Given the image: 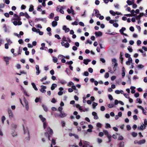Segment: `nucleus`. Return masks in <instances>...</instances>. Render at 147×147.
<instances>
[{
  "instance_id": "nucleus-1",
  "label": "nucleus",
  "mask_w": 147,
  "mask_h": 147,
  "mask_svg": "<svg viewBox=\"0 0 147 147\" xmlns=\"http://www.w3.org/2000/svg\"><path fill=\"white\" fill-rule=\"evenodd\" d=\"M23 129L24 130V134L26 137L25 138V140L26 141H29L30 139V134L28 129L27 127L25 128L23 126Z\"/></svg>"
},
{
  "instance_id": "nucleus-2",
  "label": "nucleus",
  "mask_w": 147,
  "mask_h": 147,
  "mask_svg": "<svg viewBox=\"0 0 147 147\" xmlns=\"http://www.w3.org/2000/svg\"><path fill=\"white\" fill-rule=\"evenodd\" d=\"M117 63H116L114 64V67H113V69H112L111 67H109L108 68L109 70V72L111 74H113L114 73V71H115L117 70Z\"/></svg>"
},
{
  "instance_id": "nucleus-3",
  "label": "nucleus",
  "mask_w": 147,
  "mask_h": 147,
  "mask_svg": "<svg viewBox=\"0 0 147 147\" xmlns=\"http://www.w3.org/2000/svg\"><path fill=\"white\" fill-rule=\"evenodd\" d=\"M65 7H62L60 6H58L57 7L56 11L57 12H59L63 14L64 13V11L63 9Z\"/></svg>"
},
{
  "instance_id": "nucleus-4",
  "label": "nucleus",
  "mask_w": 147,
  "mask_h": 147,
  "mask_svg": "<svg viewBox=\"0 0 147 147\" xmlns=\"http://www.w3.org/2000/svg\"><path fill=\"white\" fill-rule=\"evenodd\" d=\"M11 21L13 23V24L16 26L17 25H20L22 24V22L19 21H17L11 19Z\"/></svg>"
},
{
  "instance_id": "nucleus-5",
  "label": "nucleus",
  "mask_w": 147,
  "mask_h": 147,
  "mask_svg": "<svg viewBox=\"0 0 147 147\" xmlns=\"http://www.w3.org/2000/svg\"><path fill=\"white\" fill-rule=\"evenodd\" d=\"M67 115V113L62 111L60 112V114H59L57 115H55V117H56L57 116L61 118H64L66 117Z\"/></svg>"
},
{
  "instance_id": "nucleus-6",
  "label": "nucleus",
  "mask_w": 147,
  "mask_h": 147,
  "mask_svg": "<svg viewBox=\"0 0 147 147\" xmlns=\"http://www.w3.org/2000/svg\"><path fill=\"white\" fill-rule=\"evenodd\" d=\"M7 111L9 118L11 119L13 118V117L14 115L13 114L12 110L10 108H8Z\"/></svg>"
},
{
  "instance_id": "nucleus-7",
  "label": "nucleus",
  "mask_w": 147,
  "mask_h": 147,
  "mask_svg": "<svg viewBox=\"0 0 147 147\" xmlns=\"http://www.w3.org/2000/svg\"><path fill=\"white\" fill-rule=\"evenodd\" d=\"M47 87L46 86L42 85L40 86V91L42 93H44L46 92L45 89H46Z\"/></svg>"
},
{
  "instance_id": "nucleus-8",
  "label": "nucleus",
  "mask_w": 147,
  "mask_h": 147,
  "mask_svg": "<svg viewBox=\"0 0 147 147\" xmlns=\"http://www.w3.org/2000/svg\"><path fill=\"white\" fill-rule=\"evenodd\" d=\"M12 20L20 21L21 20V18L20 16H18L16 14H14L13 15V18Z\"/></svg>"
},
{
  "instance_id": "nucleus-9",
  "label": "nucleus",
  "mask_w": 147,
  "mask_h": 147,
  "mask_svg": "<svg viewBox=\"0 0 147 147\" xmlns=\"http://www.w3.org/2000/svg\"><path fill=\"white\" fill-rule=\"evenodd\" d=\"M61 44L63 46H64L66 48H68L69 46V44L67 42L65 43L64 42H62Z\"/></svg>"
},
{
  "instance_id": "nucleus-10",
  "label": "nucleus",
  "mask_w": 147,
  "mask_h": 147,
  "mask_svg": "<svg viewBox=\"0 0 147 147\" xmlns=\"http://www.w3.org/2000/svg\"><path fill=\"white\" fill-rule=\"evenodd\" d=\"M67 11L69 14L72 13L73 15L74 14V11L73 9L72 6L70 7V9L68 8L67 9Z\"/></svg>"
},
{
  "instance_id": "nucleus-11",
  "label": "nucleus",
  "mask_w": 147,
  "mask_h": 147,
  "mask_svg": "<svg viewBox=\"0 0 147 147\" xmlns=\"http://www.w3.org/2000/svg\"><path fill=\"white\" fill-rule=\"evenodd\" d=\"M83 143L86 147H93L90 144V143L88 142L84 141Z\"/></svg>"
},
{
  "instance_id": "nucleus-12",
  "label": "nucleus",
  "mask_w": 147,
  "mask_h": 147,
  "mask_svg": "<svg viewBox=\"0 0 147 147\" xmlns=\"http://www.w3.org/2000/svg\"><path fill=\"white\" fill-rule=\"evenodd\" d=\"M4 60L5 61L7 64H9V61L11 59V58L8 57H3Z\"/></svg>"
},
{
  "instance_id": "nucleus-13",
  "label": "nucleus",
  "mask_w": 147,
  "mask_h": 147,
  "mask_svg": "<svg viewBox=\"0 0 147 147\" xmlns=\"http://www.w3.org/2000/svg\"><path fill=\"white\" fill-rule=\"evenodd\" d=\"M92 114L94 116V119H98V117L96 112H93L92 113Z\"/></svg>"
},
{
  "instance_id": "nucleus-14",
  "label": "nucleus",
  "mask_w": 147,
  "mask_h": 147,
  "mask_svg": "<svg viewBox=\"0 0 147 147\" xmlns=\"http://www.w3.org/2000/svg\"><path fill=\"white\" fill-rule=\"evenodd\" d=\"M63 30H64L66 33L67 32L69 31L70 29L68 28H67L66 26H63Z\"/></svg>"
},
{
  "instance_id": "nucleus-15",
  "label": "nucleus",
  "mask_w": 147,
  "mask_h": 147,
  "mask_svg": "<svg viewBox=\"0 0 147 147\" xmlns=\"http://www.w3.org/2000/svg\"><path fill=\"white\" fill-rule=\"evenodd\" d=\"M94 11L95 12L94 15L96 16L98 18L99 16L100 15L98 11L97 10H94Z\"/></svg>"
},
{
  "instance_id": "nucleus-16",
  "label": "nucleus",
  "mask_w": 147,
  "mask_h": 147,
  "mask_svg": "<svg viewBox=\"0 0 147 147\" xmlns=\"http://www.w3.org/2000/svg\"><path fill=\"white\" fill-rule=\"evenodd\" d=\"M96 36V37H98L99 36H101L102 35V33L100 31H99L98 32H95V33Z\"/></svg>"
},
{
  "instance_id": "nucleus-17",
  "label": "nucleus",
  "mask_w": 147,
  "mask_h": 147,
  "mask_svg": "<svg viewBox=\"0 0 147 147\" xmlns=\"http://www.w3.org/2000/svg\"><path fill=\"white\" fill-rule=\"evenodd\" d=\"M146 126L144 124H142L140 127H138V129L139 130H143L145 129Z\"/></svg>"
},
{
  "instance_id": "nucleus-18",
  "label": "nucleus",
  "mask_w": 147,
  "mask_h": 147,
  "mask_svg": "<svg viewBox=\"0 0 147 147\" xmlns=\"http://www.w3.org/2000/svg\"><path fill=\"white\" fill-rule=\"evenodd\" d=\"M132 60L131 58H129L128 59V60L126 62V64L127 65H129L130 63H132Z\"/></svg>"
},
{
  "instance_id": "nucleus-19",
  "label": "nucleus",
  "mask_w": 147,
  "mask_h": 147,
  "mask_svg": "<svg viewBox=\"0 0 147 147\" xmlns=\"http://www.w3.org/2000/svg\"><path fill=\"white\" fill-rule=\"evenodd\" d=\"M3 28L5 32H9V29L8 28L7 26H6V25L5 24H4L3 25Z\"/></svg>"
},
{
  "instance_id": "nucleus-20",
  "label": "nucleus",
  "mask_w": 147,
  "mask_h": 147,
  "mask_svg": "<svg viewBox=\"0 0 147 147\" xmlns=\"http://www.w3.org/2000/svg\"><path fill=\"white\" fill-rule=\"evenodd\" d=\"M119 147H124V143L123 141H121L118 144Z\"/></svg>"
},
{
  "instance_id": "nucleus-21",
  "label": "nucleus",
  "mask_w": 147,
  "mask_h": 147,
  "mask_svg": "<svg viewBox=\"0 0 147 147\" xmlns=\"http://www.w3.org/2000/svg\"><path fill=\"white\" fill-rule=\"evenodd\" d=\"M47 130L50 134H53V131L50 127H48L47 128Z\"/></svg>"
},
{
  "instance_id": "nucleus-22",
  "label": "nucleus",
  "mask_w": 147,
  "mask_h": 147,
  "mask_svg": "<svg viewBox=\"0 0 147 147\" xmlns=\"http://www.w3.org/2000/svg\"><path fill=\"white\" fill-rule=\"evenodd\" d=\"M91 61V60L89 59H84V63L86 65L88 64V63Z\"/></svg>"
},
{
  "instance_id": "nucleus-23",
  "label": "nucleus",
  "mask_w": 147,
  "mask_h": 147,
  "mask_svg": "<svg viewBox=\"0 0 147 147\" xmlns=\"http://www.w3.org/2000/svg\"><path fill=\"white\" fill-rule=\"evenodd\" d=\"M31 85L32 86L33 88L35 90L37 91L38 90V89L36 87V85L34 83H32Z\"/></svg>"
},
{
  "instance_id": "nucleus-24",
  "label": "nucleus",
  "mask_w": 147,
  "mask_h": 147,
  "mask_svg": "<svg viewBox=\"0 0 147 147\" xmlns=\"http://www.w3.org/2000/svg\"><path fill=\"white\" fill-rule=\"evenodd\" d=\"M145 142L146 140H145L143 139L138 141L137 143L138 144H141L145 143Z\"/></svg>"
},
{
  "instance_id": "nucleus-25",
  "label": "nucleus",
  "mask_w": 147,
  "mask_h": 147,
  "mask_svg": "<svg viewBox=\"0 0 147 147\" xmlns=\"http://www.w3.org/2000/svg\"><path fill=\"white\" fill-rule=\"evenodd\" d=\"M57 86V85L55 84H52L51 87V89L52 90H53L55 88H56Z\"/></svg>"
},
{
  "instance_id": "nucleus-26",
  "label": "nucleus",
  "mask_w": 147,
  "mask_h": 147,
  "mask_svg": "<svg viewBox=\"0 0 147 147\" xmlns=\"http://www.w3.org/2000/svg\"><path fill=\"white\" fill-rule=\"evenodd\" d=\"M57 22L56 21H53L52 23V25L53 27H55L57 26Z\"/></svg>"
},
{
  "instance_id": "nucleus-27",
  "label": "nucleus",
  "mask_w": 147,
  "mask_h": 147,
  "mask_svg": "<svg viewBox=\"0 0 147 147\" xmlns=\"http://www.w3.org/2000/svg\"><path fill=\"white\" fill-rule=\"evenodd\" d=\"M36 74H39L40 73V71L39 70V67L38 65H36Z\"/></svg>"
},
{
  "instance_id": "nucleus-28",
  "label": "nucleus",
  "mask_w": 147,
  "mask_h": 147,
  "mask_svg": "<svg viewBox=\"0 0 147 147\" xmlns=\"http://www.w3.org/2000/svg\"><path fill=\"white\" fill-rule=\"evenodd\" d=\"M136 88L134 86H131V93L132 94H134L135 93V90H134V89Z\"/></svg>"
},
{
  "instance_id": "nucleus-29",
  "label": "nucleus",
  "mask_w": 147,
  "mask_h": 147,
  "mask_svg": "<svg viewBox=\"0 0 147 147\" xmlns=\"http://www.w3.org/2000/svg\"><path fill=\"white\" fill-rule=\"evenodd\" d=\"M127 77V82L130 84L131 83V76L129 75H128Z\"/></svg>"
},
{
  "instance_id": "nucleus-30",
  "label": "nucleus",
  "mask_w": 147,
  "mask_h": 147,
  "mask_svg": "<svg viewBox=\"0 0 147 147\" xmlns=\"http://www.w3.org/2000/svg\"><path fill=\"white\" fill-rule=\"evenodd\" d=\"M125 30V28L122 27L121 29L119 30V32L121 34H122L123 33V31Z\"/></svg>"
},
{
  "instance_id": "nucleus-31",
  "label": "nucleus",
  "mask_w": 147,
  "mask_h": 147,
  "mask_svg": "<svg viewBox=\"0 0 147 147\" xmlns=\"http://www.w3.org/2000/svg\"><path fill=\"white\" fill-rule=\"evenodd\" d=\"M34 10V7L32 5H30V8L29 9V11L31 12L32 11Z\"/></svg>"
},
{
  "instance_id": "nucleus-32",
  "label": "nucleus",
  "mask_w": 147,
  "mask_h": 147,
  "mask_svg": "<svg viewBox=\"0 0 147 147\" xmlns=\"http://www.w3.org/2000/svg\"><path fill=\"white\" fill-rule=\"evenodd\" d=\"M103 131L104 134L106 135L107 137L108 136H109L110 135L109 134V132L107 131L106 130H104Z\"/></svg>"
},
{
  "instance_id": "nucleus-33",
  "label": "nucleus",
  "mask_w": 147,
  "mask_h": 147,
  "mask_svg": "<svg viewBox=\"0 0 147 147\" xmlns=\"http://www.w3.org/2000/svg\"><path fill=\"white\" fill-rule=\"evenodd\" d=\"M76 21H75L74 22H73L72 23V24L73 25H77L78 24V22L79 21V20H78V19H77L76 20Z\"/></svg>"
},
{
  "instance_id": "nucleus-34",
  "label": "nucleus",
  "mask_w": 147,
  "mask_h": 147,
  "mask_svg": "<svg viewBox=\"0 0 147 147\" xmlns=\"http://www.w3.org/2000/svg\"><path fill=\"white\" fill-rule=\"evenodd\" d=\"M139 51L142 53L144 57H146V53L145 52H143L142 49H140L139 50Z\"/></svg>"
},
{
  "instance_id": "nucleus-35",
  "label": "nucleus",
  "mask_w": 147,
  "mask_h": 147,
  "mask_svg": "<svg viewBox=\"0 0 147 147\" xmlns=\"http://www.w3.org/2000/svg\"><path fill=\"white\" fill-rule=\"evenodd\" d=\"M42 107H43V108L45 111L46 112H47L48 111V108L45 105H42Z\"/></svg>"
},
{
  "instance_id": "nucleus-36",
  "label": "nucleus",
  "mask_w": 147,
  "mask_h": 147,
  "mask_svg": "<svg viewBox=\"0 0 147 147\" xmlns=\"http://www.w3.org/2000/svg\"><path fill=\"white\" fill-rule=\"evenodd\" d=\"M5 117L4 116H3L1 117V121L3 124L4 123V121L5 120Z\"/></svg>"
},
{
  "instance_id": "nucleus-37",
  "label": "nucleus",
  "mask_w": 147,
  "mask_h": 147,
  "mask_svg": "<svg viewBox=\"0 0 147 147\" xmlns=\"http://www.w3.org/2000/svg\"><path fill=\"white\" fill-rule=\"evenodd\" d=\"M131 135L133 137H135L137 136L138 135V134L137 133L135 132H132L131 133Z\"/></svg>"
},
{
  "instance_id": "nucleus-38",
  "label": "nucleus",
  "mask_w": 147,
  "mask_h": 147,
  "mask_svg": "<svg viewBox=\"0 0 147 147\" xmlns=\"http://www.w3.org/2000/svg\"><path fill=\"white\" fill-rule=\"evenodd\" d=\"M109 12L113 16H115L116 15V12H115L113 10H110Z\"/></svg>"
},
{
  "instance_id": "nucleus-39",
  "label": "nucleus",
  "mask_w": 147,
  "mask_h": 147,
  "mask_svg": "<svg viewBox=\"0 0 147 147\" xmlns=\"http://www.w3.org/2000/svg\"><path fill=\"white\" fill-rule=\"evenodd\" d=\"M108 107L110 108H111L114 107V104H109L108 105Z\"/></svg>"
},
{
  "instance_id": "nucleus-40",
  "label": "nucleus",
  "mask_w": 147,
  "mask_h": 147,
  "mask_svg": "<svg viewBox=\"0 0 147 147\" xmlns=\"http://www.w3.org/2000/svg\"><path fill=\"white\" fill-rule=\"evenodd\" d=\"M53 61L55 63H56L57 61V57H53Z\"/></svg>"
},
{
  "instance_id": "nucleus-41",
  "label": "nucleus",
  "mask_w": 147,
  "mask_h": 147,
  "mask_svg": "<svg viewBox=\"0 0 147 147\" xmlns=\"http://www.w3.org/2000/svg\"><path fill=\"white\" fill-rule=\"evenodd\" d=\"M97 105L98 104L97 103L93 102L92 103L93 108V109H95L96 107L97 106Z\"/></svg>"
},
{
  "instance_id": "nucleus-42",
  "label": "nucleus",
  "mask_w": 147,
  "mask_h": 147,
  "mask_svg": "<svg viewBox=\"0 0 147 147\" xmlns=\"http://www.w3.org/2000/svg\"><path fill=\"white\" fill-rule=\"evenodd\" d=\"M124 16L127 17H132L135 16V14L131 15V14H125Z\"/></svg>"
},
{
  "instance_id": "nucleus-43",
  "label": "nucleus",
  "mask_w": 147,
  "mask_h": 147,
  "mask_svg": "<svg viewBox=\"0 0 147 147\" xmlns=\"http://www.w3.org/2000/svg\"><path fill=\"white\" fill-rule=\"evenodd\" d=\"M127 49L130 52H131L133 51V50L131 46H129L128 47Z\"/></svg>"
},
{
  "instance_id": "nucleus-44",
  "label": "nucleus",
  "mask_w": 147,
  "mask_h": 147,
  "mask_svg": "<svg viewBox=\"0 0 147 147\" xmlns=\"http://www.w3.org/2000/svg\"><path fill=\"white\" fill-rule=\"evenodd\" d=\"M6 40L7 41V42L9 44H11L12 43V42L11 40L10 39L7 38Z\"/></svg>"
},
{
  "instance_id": "nucleus-45",
  "label": "nucleus",
  "mask_w": 147,
  "mask_h": 147,
  "mask_svg": "<svg viewBox=\"0 0 147 147\" xmlns=\"http://www.w3.org/2000/svg\"><path fill=\"white\" fill-rule=\"evenodd\" d=\"M54 16V13H51L50 14L49 17V18H50V19H52L53 18Z\"/></svg>"
},
{
  "instance_id": "nucleus-46",
  "label": "nucleus",
  "mask_w": 147,
  "mask_h": 147,
  "mask_svg": "<svg viewBox=\"0 0 147 147\" xmlns=\"http://www.w3.org/2000/svg\"><path fill=\"white\" fill-rule=\"evenodd\" d=\"M127 3L129 5H131L132 4H133L132 3L131 1L129 0H127Z\"/></svg>"
},
{
  "instance_id": "nucleus-47",
  "label": "nucleus",
  "mask_w": 147,
  "mask_h": 147,
  "mask_svg": "<svg viewBox=\"0 0 147 147\" xmlns=\"http://www.w3.org/2000/svg\"><path fill=\"white\" fill-rule=\"evenodd\" d=\"M97 127L100 128L102 127V125L101 123H98L96 124V125Z\"/></svg>"
},
{
  "instance_id": "nucleus-48",
  "label": "nucleus",
  "mask_w": 147,
  "mask_h": 147,
  "mask_svg": "<svg viewBox=\"0 0 147 147\" xmlns=\"http://www.w3.org/2000/svg\"><path fill=\"white\" fill-rule=\"evenodd\" d=\"M11 126L12 128H13L14 129H15L16 128L17 125H16L13 123H12L11 124Z\"/></svg>"
},
{
  "instance_id": "nucleus-49",
  "label": "nucleus",
  "mask_w": 147,
  "mask_h": 147,
  "mask_svg": "<svg viewBox=\"0 0 147 147\" xmlns=\"http://www.w3.org/2000/svg\"><path fill=\"white\" fill-rule=\"evenodd\" d=\"M144 67V66L141 64L139 65H138L137 67L139 69H141Z\"/></svg>"
},
{
  "instance_id": "nucleus-50",
  "label": "nucleus",
  "mask_w": 147,
  "mask_h": 147,
  "mask_svg": "<svg viewBox=\"0 0 147 147\" xmlns=\"http://www.w3.org/2000/svg\"><path fill=\"white\" fill-rule=\"evenodd\" d=\"M120 61H121V63H122V61L123 60V58L122 57L121 53V54H120Z\"/></svg>"
},
{
  "instance_id": "nucleus-51",
  "label": "nucleus",
  "mask_w": 147,
  "mask_h": 147,
  "mask_svg": "<svg viewBox=\"0 0 147 147\" xmlns=\"http://www.w3.org/2000/svg\"><path fill=\"white\" fill-rule=\"evenodd\" d=\"M66 18L67 19L69 20H72L71 16L69 15H68L66 16Z\"/></svg>"
},
{
  "instance_id": "nucleus-52",
  "label": "nucleus",
  "mask_w": 147,
  "mask_h": 147,
  "mask_svg": "<svg viewBox=\"0 0 147 147\" xmlns=\"http://www.w3.org/2000/svg\"><path fill=\"white\" fill-rule=\"evenodd\" d=\"M108 98H109V99L110 100H113V97H112V95L110 94H109L108 95Z\"/></svg>"
},
{
  "instance_id": "nucleus-53",
  "label": "nucleus",
  "mask_w": 147,
  "mask_h": 147,
  "mask_svg": "<svg viewBox=\"0 0 147 147\" xmlns=\"http://www.w3.org/2000/svg\"><path fill=\"white\" fill-rule=\"evenodd\" d=\"M24 16L27 19H28V18H30V16L28 15V14L27 13V12H26L25 13V14Z\"/></svg>"
},
{
  "instance_id": "nucleus-54",
  "label": "nucleus",
  "mask_w": 147,
  "mask_h": 147,
  "mask_svg": "<svg viewBox=\"0 0 147 147\" xmlns=\"http://www.w3.org/2000/svg\"><path fill=\"white\" fill-rule=\"evenodd\" d=\"M111 135H110L109 136H108L107 137L108 138L109 140L108 141V143H109V142H111Z\"/></svg>"
},
{
  "instance_id": "nucleus-55",
  "label": "nucleus",
  "mask_w": 147,
  "mask_h": 147,
  "mask_svg": "<svg viewBox=\"0 0 147 147\" xmlns=\"http://www.w3.org/2000/svg\"><path fill=\"white\" fill-rule=\"evenodd\" d=\"M51 143V144H53V145H55L56 144L55 141L54 139H52V140Z\"/></svg>"
},
{
  "instance_id": "nucleus-56",
  "label": "nucleus",
  "mask_w": 147,
  "mask_h": 147,
  "mask_svg": "<svg viewBox=\"0 0 147 147\" xmlns=\"http://www.w3.org/2000/svg\"><path fill=\"white\" fill-rule=\"evenodd\" d=\"M105 108L104 106H101L100 107V110L102 111H104L105 110Z\"/></svg>"
},
{
  "instance_id": "nucleus-57",
  "label": "nucleus",
  "mask_w": 147,
  "mask_h": 147,
  "mask_svg": "<svg viewBox=\"0 0 147 147\" xmlns=\"http://www.w3.org/2000/svg\"><path fill=\"white\" fill-rule=\"evenodd\" d=\"M136 100L138 101V102H139V103L141 104L142 102V100L140 98H137Z\"/></svg>"
},
{
  "instance_id": "nucleus-58",
  "label": "nucleus",
  "mask_w": 147,
  "mask_h": 147,
  "mask_svg": "<svg viewBox=\"0 0 147 147\" xmlns=\"http://www.w3.org/2000/svg\"><path fill=\"white\" fill-rule=\"evenodd\" d=\"M55 37L58 39H61L60 37L59 36L58 34H55Z\"/></svg>"
},
{
  "instance_id": "nucleus-59",
  "label": "nucleus",
  "mask_w": 147,
  "mask_h": 147,
  "mask_svg": "<svg viewBox=\"0 0 147 147\" xmlns=\"http://www.w3.org/2000/svg\"><path fill=\"white\" fill-rule=\"evenodd\" d=\"M106 128H110L111 127L110 125L108 123H106Z\"/></svg>"
},
{
  "instance_id": "nucleus-60",
  "label": "nucleus",
  "mask_w": 147,
  "mask_h": 147,
  "mask_svg": "<svg viewBox=\"0 0 147 147\" xmlns=\"http://www.w3.org/2000/svg\"><path fill=\"white\" fill-rule=\"evenodd\" d=\"M60 82L62 84H65L66 83V82L64 80H61L60 81Z\"/></svg>"
},
{
  "instance_id": "nucleus-61",
  "label": "nucleus",
  "mask_w": 147,
  "mask_h": 147,
  "mask_svg": "<svg viewBox=\"0 0 147 147\" xmlns=\"http://www.w3.org/2000/svg\"><path fill=\"white\" fill-rule=\"evenodd\" d=\"M47 76H45L44 78H42L40 80V81L41 82H42L43 81V80H46V79H47Z\"/></svg>"
},
{
  "instance_id": "nucleus-62",
  "label": "nucleus",
  "mask_w": 147,
  "mask_h": 147,
  "mask_svg": "<svg viewBox=\"0 0 147 147\" xmlns=\"http://www.w3.org/2000/svg\"><path fill=\"white\" fill-rule=\"evenodd\" d=\"M12 136L13 137H15L17 135V133L16 132H14L11 134Z\"/></svg>"
},
{
  "instance_id": "nucleus-63",
  "label": "nucleus",
  "mask_w": 147,
  "mask_h": 147,
  "mask_svg": "<svg viewBox=\"0 0 147 147\" xmlns=\"http://www.w3.org/2000/svg\"><path fill=\"white\" fill-rule=\"evenodd\" d=\"M125 57L126 58H131L130 57V55L129 54H128V53H126V54H125Z\"/></svg>"
},
{
  "instance_id": "nucleus-64",
  "label": "nucleus",
  "mask_w": 147,
  "mask_h": 147,
  "mask_svg": "<svg viewBox=\"0 0 147 147\" xmlns=\"http://www.w3.org/2000/svg\"><path fill=\"white\" fill-rule=\"evenodd\" d=\"M51 102L53 103H55L56 102V100L54 98H53L51 101Z\"/></svg>"
}]
</instances>
